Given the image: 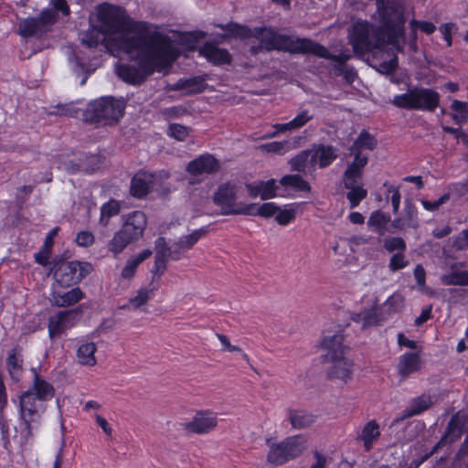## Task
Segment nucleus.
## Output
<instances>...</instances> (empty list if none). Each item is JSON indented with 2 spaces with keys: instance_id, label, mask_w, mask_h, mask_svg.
Listing matches in <instances>:
<instances>
[{
  "instance_id": "obj_1",
  "label": "nucleus",
  "mask_w": 468,
  "mask_h": 468,
  "mask_svg": "<svg viewBox=\"0 0 468 468\" xmlns=\"http://www.w3.org/2000/svg\"><path fill=\"white\" fill-rule=\"evenodd\" d=\"M98 19L101 31L112 37L118 50L136 52L134 64L115 66L116 74L127 83H143L154 72L168 69L177 58L176 49L168 40L148 23L132 19L122 7L103 4L98 8Z\"/></svg>"
},
{
  "instance_id": "obj_2",
  "label": "nucleus",
  "mask_w": 468,
  "mask_h": 468,
  "mask_svg": "<svg viewBox=\"0 0 468 468\" xmlns=\"http://www.w3.org/2000/svg\"><path fill=\"white\" fill-rule=\"evenodd\" d=\"M377 10L372 18L378 27L367 20L355 21L349 30V43L356 53L381 49L386 42L398 52L405 43V7L403 0H377Z\"/></svg>"
},
{
  "instance_id": "obj_3",
  "label": "nucleus",
  "mask_w": 468,
  "mask_h": 468,
  "mask_svg": "<svg viewBox=\"0 0 468 468\" xmlns=\"http://www.w3.org/2000/svg\"><path fill=\"white\" fill-rule=\"evenodd\" d=\"M234 37L240 38L255 37L264 49L285 51L293 54H303L307 38L295 37L278 33L271 27H255L253 29L236 23L220 26Z\"/></svg>"
},
{
  "instance_id": "obj_4",
  "label": "nucleus",
  "mask_w": 468,
  "mask_h": 468,
  "mask_svg": "<svg viewBox=\"0 0 468 468\" xmlns=\"http://www.w3.org/2000/svg\"><path fill=\"white\" fill-rule=\"evenodd\" d=\"M32 386L19 396V420L41 424L47 402L55 395L54 387L41 378L35 369Z\"/></svg>"
},
{
  "instance_id": "obj_5",
  "label": "nucleus",
  "mask_w": 468,
  "mask_h": 468,
  "mask_svg": "<svg viewBox=\"0 0 468 468\" xmlns=\"http://www.w3.org/2000/svg\"><path fill=\"white\" fill-rule=\"evenodd\" d=\"M147 227V217L144 212L135 210L122 216V227L113 234L108 242V250L114 256L122 253L126 247L143 238Z\"/></svg>"
},
{
  "instance_id": "obj_6",
  "label": "nucleus",
  "mask_w": 468,
  "mask_h": 468,
  "mask_svg": "<svg viewBox=\"0 0 468 468\" xmlns=\"http://www.w3.org/2000/svg\"><path fill=\"white\" fill-rule=\"evenodd\" d=\"M124 109L123 99L102 97L88 105L83 112V120L90 124L112 125L123 116Z\"/></svg>"
},
{
  "instance_id": "obj_7",
  "label": "nucleus",
  "mask_w": 468,
  "mask_h": 468,
  "mask_svg": "<svg viewBox=\"0 0 468 468\" xmlns=\"http://www.w3.org/2000/svg\"><path fill=\"white\" fill-rule=\"evenodd\" d=\"M440 98L432 89L414 87L406 93L395 95L391 103L400 109L433 112L439 106Z\"/></svg>"
},
{
  "instance_id": "obj_8",
  "label": "nucleus",
  "mask_w": 468,
  "mask_h": 468,
  "mask_svg": "<svg viewBox=\"0 0 468 468\" xmlns=\"http://www.w3.org/2000/svg\"><path fill=\"white\" fill-rule=\"evenodd\" d=\"M306 439L303 435L290 436L279 443L267 441L270 448L267 455L269 463L281 465L286 462L296 458L306 449Z\"/></svg>"
},
{
  "instance_id": "obj_9",
  "label": "nucleus",
  "mask_w": 468,
  "mask_h": 468,
  "mask_svg": "<svg viewBox=\"0 0 468 468\" xmlns=\"http://www.w3.org/2000/svg\"><path fill=\"white\" fill-rule=\"evenodd\" d=\"M239 186L230 182L220 184L213 195L214 204L223 216L244 215L248 204L238 201Z\"/></svg>"
},
{
  "instance_id": "obj_10",
  "label": "nucleus",
  "mask_w": 468,
  "mask_h": 468,
  "mask_svg": "<svg viewBox=\"0 0 468 468\" xmlns=\"http://www.w3.org/2000/svg\"><path fill=\"white\" fill-rule=\"evenodd\" d=\"M169 177V173L161 171L158 174H152L148 172H139L132 178L131 181V194L138 198L145 197L150 189L156 191L169 192L168 186H163L162 181Z\"/></svg>"
},
{
  "instance_id": "obj_11",
  "label": "nucleus",
  "mask_w": 468,
  "mask_h": 468,
  "mask_svg": "<svg viewBox=\"0 0 468 468\" xmlns=\"http://www.w3.org/2000/svg\"><path fill=\"white\" fill-rule=\"evenodd\" d=\"M57 20L54 10L45 9L38 17H27L19 22L18 33L23 37L39 38L51 29Z\"/></svg>"
},
{
  "instance_id": "obj_12",
  "label": "nucleus",
  "mask_w": 468,
  "mask_h": 468,
  "mask_svg": "<svg viewBox=\"0 0 468 468\" xmlns=\"http://www.w3.org/2000/svg\"><path fill=\"white\" fill-rule=\"evenodd\" d=\"M90 271L91 265L88 262L63 261L55 271L54 277L62 287H69L80 282Z\"/></svg>"
},
{
  "instance_id": "obj_13",
  "label": "nucleus",
  "mask_w": 468,
  "mask_h": 468,
  "mask_svg": "<svg viewBox=\"0 0 468 468\" xmlns=\"http://www.w3.org/2000/svg\"><path fill=\"white\" fill-rule=\"evenodd\" d=\"M80 314L79 309L60 311L48 318V329L51 339L60 336L73 327Z\"/></svg>"
},
{
  "instance_id": "obj_14",
  "label": "nucleus",
  "mask_w": 468,
  "mask_h": 468,
  "mask_svg": "<svg viewBox=\"0 0 468 468\" xmlns=\"http://www.w3.org/2000/svg\"><path fill=\"white\" fill-rule=\"evenodd\" d=\"M218 424L216 413L208 410L198 411L192 421L186 425L188 431L197 434L207 433Z\"/></svg>"
},
{
  "instance_id": "obj_15",
  "label": "nucleus",
  "mask_w": 468,
  "mask_h": 468,
  "mask_svg": "<svg viewBox=\"0 0 468 468\" xmlns=\"http://www.w3.org/2000/svg\"><path fill=\"white\" fill-rule=\"evenodd\" d=\"M381 435L379 424L369 420L356 431V441L363 445L366 452H369Z\"/></svg>"
},
{
  "instance_id": "obj_16",
  "label": "nucleus",
  "mask_w": 468,
  "mask_h": 468,
  "mask_svg": "<svg viewBox=\"0 0 468 468\" xmlns=\"http://www.w3.org/2000/svg\"><path fill=\"white\" fill-rule=\"evenodd\" d=\"M344 335L342 334H333L324 335L321 346L322 348L325 351V358L326 360H335L337 358H343L346 350L347 349L346 346L343 344Z\"/></svg>"
},
{
  "instance_id": "obj_17",
  "label": "nucleus",
  "mask_w": 468,
  "mask_h": 468,
  "mask_svg": "<svg viewBox=\"0 0 468 468\" xmlns=\"http://www.w3.org/2000/svg\"><path fill=\"white\" fill-rule=\"evenodd\" d=\"M219 169L218 161L211 154H202L190 161L186 171L193 176L214 174Z\"/></svg>"
},
{
  "instance_id": "obj_18",
  "label": "nucleus",
  "mask_w": 468,
  "mask_h": 468,
  "mask_svg": "<svg viewBox=\"0 0 468 468\" xmlns=\"http://www.w3.org/2000/svg\"><path fill=\"white\" fill-rule=\"evenodd\" d=\"M367 164V157L361 156L358 153L355 154L354 161L347 166L344 173L345 187H350L355 185H361V178L364 167Z\"/></svg>"
},
{
  "instance_id": "obj_19",
  "label": "nucleus",
  "mask_w": 468,
  "mask_h": 468,
  "mask_svg": "<svg viewBox=\"0 0 468 468\" xmlns=\"http://www.w3.org/2000/svg\"><path fill=\"white\" fill-rule=\"evenodd\" d=\"M392 227L399 230L406 229L419 228L418 209L410 202H407L399 217L396 218L392 223Z\"/></svg>"
},
{
  "instance_id": "obj_20",
  "label": "nucleus",
  "mask_w": 468,
  "mask_h": 468,
  "mask_svg": "<svg viewBox=\"0 0 468 468\" xmlns=\"http://www.w3.org/2000/svg\"><path fill=\"white\" fill-rule=\"evenodd\" d=\"M207 233V227H202L195 229L188 235L182 236L177 241L174 242L175 256L174 261H177L181 258V255L186 251L194 247V245Z\"/></svg>"
},
{
  "instance_id": "obj_21",
  "label": "nucleus",
  "mask_w": 468,
  "mask_h": 468,
  "mask_svg": "<svg viewBox=\"0 0 468 468\" xmlns=\"http://www.w3.org/2000/svg\"><path fill=\"white\" fill-rule=\"evenodd\" d=\"M289 165L292 171L304 175L312 174L316 169L312 149L303 150L297 154L289 160Z\"/></svg>"
},
{
  "instance_id": "obj_22",
  "label": "nucleus",
  "mask_w": 468,
  "mask_h": 468,
  "mask_svg": "<svg viewBox=\"0 0 468 468\" xmlns=\"http://www.w3.org/2000/svg\"><path fill=\"white\" fill-rule=\"evenodd\" d=\"M39 426L33 422L20 421L19 426L15 428L14 441L22 450H26L33 444L34 432Z\"/></svg>"
},
{
  "instance_id": "obj_23",
  "label": "nucleus",
  "mask_w": 468,
  "mask_h": 468,
  "mask_svg": "<svg viewBox=\"0 0 468 468\" xmlns=\"http://www.w3.org/2000/svg\"><path fill=\"white\" fill-rule=\"evenodd\" d=\"M199 54L215 65L229 64L231 60V56L226 48H218L211 43L202 46L199 48Z\"/></svg>"
},
{
  "instance_id": "obj_24",
  "label": "nucleus",
  "mask_w": 468,
  "mask_h": 468,
  "mask_svg": "<svg viewBox=\"0 0 468 468\" xmlns=\"http://www.w3.org/2000/svg\"><path fill=\"white\" fill-rule=\"evenodd\" d=\"M303 54H314L319 58H327L338 63H344L351 58L350 54L340 53L332 55L326 48L307 38L306 48Z\"/></svg>"
},
{
  "instance_id": "obj_25",
  "label": "nucleus",
  "mask_w": 468,
  "mask_h": 468,
  "mask_svg": "<svg viewBox=\"0 0 468 468\" xmlns=\"http://www.w3.org/2000/svg\"><path fill=\"white\" fill-rule=\"evenodd\" d=\"M312 151L315 165L320 168L327 167L337 158L336 149L332 145L320 144L312 148Z\"/></svg>"
},
{
  "instance_id": "obj_26",
  "label": "nucleus",
  "mask_w": 468,
  "mask_h": 468,
  "mask_svg": "<svg viewBox=\"0 0 468 468\" xmlns=\"http://www.w3.org/2000/svg\"><path fill=\"white\" fill-rule=\"evenodd\" d=\"M206 78L196 76L187 79H180L172 87L175 90H186L187 94L202 92L206 88Z\"/></svg>"
},
{
  "instance_id": "obj_27",
  "label": "nucleus",
  "mask_w": 468,
  "mask_h": 468,
  "mask_svg": "<svg viewBox=\"0 0 468 468\" xmlns=\"http://www.w3.org/2000/svg\"><path fill=\"white\" fill-rule=\"evenodd\" d=\"M330 361L333 362V367L328 372L331 378H338L345 382L351 378L353 368L351 360L346 358L344 356L343 358Z\"/></svg>"
},
{
  "instance_id": "obj_28",
  "label": "nucleus",
  "mask_w": 468,
  "mask_h": 468,
  "mask_svg": "<svg viewBox=\"0 0 468 468\" xmlns=\"http://www.w3.org/2000/svg\"><path fill=\"white\" fill-rule=\"evenodd\" d=\"M6 368L11 378L18 382L23 375V356L17 348H14L6 358Z\"/></svg>"
},
{
  "instance_id": "obj_29",
  "label": "nucleus",
  "mask_w": 468,
  "mask_h": 468,
  "mask_svg": "<svg viewBox=\"0 0 468 468\" xmlns=\"http://www.w3.org/2000/svg\"><path fill=\"white\" fill-rule=\"evenodd\" d=\"M432 404L431 398L429 395L422 394L410 402V405L402 411L401 419L419 415L427 410Z\"/></svg>"
},
{
  "instance_id": "obj_30",
  "label": "nucleus",
  "mask_w": 468,
  "mask_h": 468,
  "mask_svg": "<svg viewBox=\"0 0 468 468\" xmlns=\"http://www.w3.org/2000/svg\"><path fill=\"white\" fill-rule=\"evenodd\" d=\"M389 221V215L380 210H376L370 214L367 219V227L371 231L378 234L379 236H384L388 230V224Z\"/></svg>"
},
{
  "instance_id": "obj_31",
  "label": "nucleus",
  "mask_w": 468,
  "mask_h": 468,
  "mask_svg": "<svg viewBox=\"0 0 468 468\" xmlns=\"http://www.w3.org/2000/svg\"><path fill=\"white\" fill-rule=\"evenodd\" d=\"M288 419L293 429L302 430L310 427L315 421V416L302 410H289Z\"/></svg>"
},
{
  "instance_id": "obj_32",
  "label": "nucleus",
  "mask_w": 468,
  "mask_h": 468,
  "mask_svg": "<svg viewBox=\"0 0 468 468\" xmlns=\"http://www.w3.org/2000/svg\"><path fill=\"white\" fill-rule=\"evenodd\" d=\"M279 206L274 202L263 203L258 205L256 203L248 204L244 216H260L265 218L275 217Z\"/></svg>"
},
{
  "instance_id": "obj_33",
  "label": "nucleus",
  "mask_w": 468,
  "mask_h": 468,
  "mask_svg": "<svg viewBox=\"0 0 468 468\" xmlns=\"http://www.w3.org/2000/svg\"><path fill=\"white\" fill-rule=\"evenodd\" d=\"M420 367V356L416 353H406L399 358V371L403 377L416 372Z\"/></svg>"
},
{
  "instance_id": "obj_34",
  "label": "nucleus",
  "mask_w": 468,
  "mask_h": 468,
  "mask_svg": "<svg viewBox=\"0 0 468 468\" xmlns=\"http://www.w3.org/2000/svg\"><path fill=\"white\" fill-rule=\"evenodd\" d=\"M456 266L452 264L450 271L441 277L442 284L468 286V271H458Z\"/></svg>"
},
{
  "instance_id": "obj_35",
  "label": "nucleus",
  "mask_w": 468,
  "mask_h": 468,
  "mask_svg": "<svg viewBox=\"0 0 468 468\" xmlns=\"http://www.w3.org/2000/svg\"><path fill=\"white\" fill-rule=\"evenodd\" d=\"M155 287H144L137 291L136 295L132 297L128 303L122 305V309H137L145 304L154 295Z\"/></svg>"
},
{
  "instance_id": "obj_36",
  "label": "nucleus",
  "mask_w": 468,
  "mask_h": 468,
  "mask_svg": "<svg viewBox=\"0 0 468 468\" xmlns=\"http://www.w3.org/2000/svg\"><path fill=\"white\" fill-rule=\"evenodd\" d=\"M84 297L82 291L79 288H73L64 293L54 295V302L58 306L64 307L77 303Z\"/></svg>"
},
{
  "instance_id": "obj_37",
  "label": "nucleus",
  "mask_w": 468,
  "mask_h": 468,
  "mask_svg": "<svg viewBox=\"0 0 468 468\" xmlns=\"http://www.w3.org/2000/svg\"><path fill=\"white\" fill-rule=\"evenodd\" d=\"M95 351L96 346L94 343L86 342L81 344L77 350L79 363L85 366H94L96 364Z\"/></svg>"
},
{
  "instance_id": "obj_38",
  "label": "nucleus",
  "mask_w": 468,
  "mask_h": 468,
  "mask_svg": "<svg viewBox=\"0 0 468 468\" xmlns=\"http://www.w3.org/2000/svg\"><path fill=\"white\" fill-rule=\"evenodd\" d=\"M280 184L297 191L309 192L311 190L309 183L301 175H286L281 178Z\"/></svg>"
},
{
  "instance_id": "obj_39",
  "label": "nucleus",
  "mask_w": 468,
  "mask_h": 468,
  "mask_svg": "<svg viewBox=\"0 0 468 468\" xmlns=\"http://www.w3.org/2000/svg\"><path fill=\"white\" fill-rule=\"evenodd\" d=\"M121 205L115 199H110L101 207L100 224L107 227L111 218L117 216L120 213Z\"/></svg>"
},
{
  "instance_id": "obj_40",
  "label": "nucleus",
  "mask_w": 468,
  "mask_h": 468,
  "mask_svg": "<svg viewBox=\"0 0 468 468\" xmlns=\"http://www.w3.org/2000/svg\"><path fill=\"white\" fill-rule=\"evenodd\" d=\"M410 41L415 45L417 41V29L426 34L431 35L436 30V26L429 21H421L417 19H411L410 21Z\"/></svg>"
},
{
  "instance_id": "obj_41",
  "label": "nucleus",
  "mask_w": 468,
  "mask_h": 468,
  "mask_svg": "<svg viewBox=\"0 0 468 468\" xmlns=\"http://www.w3.org/2000/svg\"><path fill=\"white\" fill-rule=\"evenodd\" d=\"M377 145V140L374 136H372L367 131H362L358 137L354 142L352 146V151L356 154L358 153L360 154V151L362 149L373 150Z\"/></svg>"
},
{
  "instance_id": "obj_42",
  "label": "nucleus",
  "mask_w": 468,
  "mask_h": 468,
  "mask_svg": "<svg viewBox=\"0 0 468 468\" xmlns=\"http://www.w3.org/2000/svg\"><path fill=\"white\" fill-rule=\"evenodd\" d=\"M106 37L101 28L92 27L83 33L81 43L90 48H96Z\"/></svg>"
},
{
  "instance_id": "obj_43",
  "label": "nucleus",
  "mask_w": 468,
  "mask_h": 468,
  "mask_svg": "<svg viewBox=\"0 0 468 468\" xmlns=\"http://www.w3.org/2000/svg\"><path fill=\"white\" fill-rule=\"evenodd\" d=\"M451 109L454 112L452 114V118L456 123L462 124L466 122L468 118V102L454 100L451 103Z\"/></svg>"
},
{
  "instance_id": "obj_44",
  "label": "nucleus",
  "mask_w": 468,
  "mask_h": 468,
  "mask_svg": "<svg viewBox=\"0 0 468 468\" xmlns=\"http://www.w3.org/2000/svg\"><path fill=\"white\" fill-rule=\"evenodd\" d=\"M292 148L293 146L290 144L289 141L286 140L281 142H271L258 146V149H260L261 152L278 154L281 155L286 154Z\"/></svg>"
},
{
  "instance_id": "obj_45",
  "label": "nucleus",
  "mask_w": 468,
  "mask_h": 468,
  "mask_svg": "<svg viewBox=\"0 0 468 468\" xmlns=\"http://www.w3.org/2000/svg\"><path fill=\"white\" fill-rule=\"evenodd\" d=\"M313 119V115L307 110L301 111L292 120L285 122L282 128L288 129L289 132L296 131L303 127L309 121Z\"/></svg>"
},
{
  "instance_id": "obj_46",
  "label": "nucleus",
  "mask_w": 468,
  "mask_h": 468,
  "mask_svg": "<svg viewBox=\"0 0 468 468\" xmlns=\"http://www.w3.org/2000/svg\"><path fill=\"white\" fill-rule=\"evenodd\" d=\"M346 188L349 189L346 197L350 202L351 208L357 207L367 197V191L363 188L362 185H355Z\"/></svg>"
},
{
  "instance_id": "obj_47",
  "label": "nucleus",
  "mask_w": 468,
  "mask_h": 468,
  "mask_svg": "<svg viewBox=\"0 0 468 468\" xmlns=\"http://www.w3.org/2000/svg\"><path fill=\"white\" fill-rule=\"evenodd\" d=\"M364 310V328L377 325L379 322L387 319L386 314H382L378 313V306L374 305L369 309Z\"/></svg>"
},
{
  "instance_id": "obj_48",
  "label": "nucleus",
  "mask_w": 468,
  "mask_h": 468,
  "mask_svg": "<svg viewBox=\"0 0 468 468\" xmlns=\"http://www.w3.org/2000/svg\"><path fill=\"white\" fill-rule=\"evenodd\" d=\"M296 215V208L293 205H288L284 208L278 207L275 220L279 225L286 226L290 224Z\"/></svg>"
},
{
  "instance_id": "obj_49",
  "label": "nucleus",
  "mask_w": 468,
  "mask_h": 468,
  "mask_svg": "<svg viewBox=\"0 0 468 468\" xmlns=\"http://www.w3.org/2000/svg\"><path fill=\"white\" fill-rule=\"evenodd\" d=\"M404 304V298L400 293H393L390 295L383 303L385 313L387 315H390L399 312Z\"/></svg>"
},
{
  "instance_id": "obj_50",
  "label": "nucleus",
  "mask_w": 468,
  "mask_h": 468,
  "mask_svg": "<svg viewBox=\"0 0 468 468\" xmlns=\"http://www.w3.org/2000/svg\"><path fill=\"white\" fill-rule=\"evenodd\" d=\"M383 246L388 252H404L407 249L405 240L400 237H388L384 239Z\"/></svg>"
},
{
  "instance_id": "obj_51",
  "label": "nucleus",
  "mask_w": 468,
  "mask_h": 468,
  "mask_svg": "<svg viewBox=\"0 0 468 468\" xmlns=\"http://www.w3.org/2000/svg\"><path fill=\"white\" fill-rule=\"evenodd\" d=\"M261 199H271L278 195L277 190L279 189L278 185L276 184L275 179H270L267 181H261Z\"/></svg>"
},
{
  "instance_id": "obj_52",
  "label": "nucleus",
  "mask_w": 468,
  "mask_h": 468,
  "mask_svg": "<svg viewBox=\"0 0 468 468\" xmlns=\"http://www.w3.org/2000/svg\"><path fill=\"white\" fill-rule=\"evenodd\" d=\"M154 250H155V254L160 253V255H162V256H166V257L174 260V256H175L174 243L171 246H168L167 242L164 237H159L154 241Z\"/></svg>"
},
{
  "instance_id": "obj_53",
  "label": "nucleus",
  "mask_w": 468,
  "mask_h": 468,
  "mask_svg": "<svg viewBox=\"0 0 468 468\" xmlns=\"http://www.w3.org/2000/svg\"><path fill=\"white\" fill-rule=\"evenodd\" d=\"M168 135L178 140V141H184L186 139V137L189 134L188 127L173 123L170 124L168 127Z\"/></svg>"
},
{
  "instance_id": "obj_54",
  "label": "nucleus",
  "mask_w": 468,
  "mask_h": 468,
  "mask_svg": "<svg viewBox=\"0 0 468 468\" xmlns=\"http://www.w3.org/2000/svg\"><path fill=\"white\" fill-rule=\"evenodd\" d=\"M0 430L4 447L8 450L11 445L9 440V421L5 416L4 410H0Z\"/></svg>"
},
{
  "instance_id": "obj_55",
  "label": "nucleus",
  "mask_w": 468,
  "mask_h": 468,
  "mask_svg": "<svg viewBox=\"0 0 468 468\" xmlns=\"http://www.w3.org/2000/svg\"><path fill=\"white\" fill-rule=\"evenodd\" d=\"M408 264L404 252H397L390 258L388 268L391 271H397L405 268Z\"/></svg>"
},
{
  "instance_id": "obj_56",
  "label": "nucleus",
  "mask_w": 468,
  "mask_h": 468,
  "mask_svg": "<svg viewBox=\"0 0 468 468\" xmlns=\"http://www.w3.org/2000/svg\"><path fill=\"white\" fill-rule=\"evenodd\" d=\"M450 198H451V194L445 193L438 200H436L434 202L421 199L420 203L424 209L433 212V211L438 210L441 205L447 203L450 200Z\"/></svg>"
},
{
  "instance_id": "obj_57",
  "label": "nucleus",
  "mask_w": 468,
  "mask_h": 468,
  "mask_svg": "<svg viewBox=\"0 0 468 468\" xmlns=\"http://www.w3.org/2000/svg\"><path fill=\"white\" fill-rule=\"evenodd\" d=\"M54 114L60 116L76 117L79 113L78 109L74 107L72 103L68 104H58L55 110L51 112Z\"/></svg>"
},
{
  "instance_id": "obj_58",
  "label": "nucleus",
  "mask_w": 468,
  "mask_h": 468,
  "mask_svg": "<svg viewBox=\"0 0 468 468\" xmlns=\"http://www.w3.org/2000/svg\"><path fill=\"white\" fill-rule=\"evenodd\" d=\"M187 112V110L183 105H176L168 108H164L161 110V113L164 117L170 118H178Z\"/></svg>"
},
{
  "instance_id": "obj_59",
  "label": "nucleus",
  "mask_w": 468,
  "mask_h": 468,
  "mask_svg": "<svg viewBox=\"0 0 468 468\" xmlns=\"http://www.w3.org/2000/svg\"><path fill=\"white\" fill-rule=\"evenodd\" d=\"M452 246L458 250H468V228L454 238Z\"/></svg>"
},
{
  "instance_id": "obj_60",
  "label": "nucleus",
  "mask_w": 468,
  "mask_h": 468,
  "mask_svg": "<svg viewBox=\"0 0 468 468\" xmlns=\"http://www.w3.org/2000/svg\"><path fill=\"white\" fill-rule=\"evenodd\" d=\"M139 264L140 263L133 257L128 259V261L125 263V266L122 271V277L124 279L132 278L134 275Z\"/></svg>"
},
{
  "instance_id": "obj_61",
  "label": "nucleus",
  "mask_w": 468,
  "mask_h": 468,
  "mask_svg": "<svg viewBox=\"0 0 468 468\" xmlns=\"http://www.w3.org/2000/svg\"><path fill=\"white\" fill-rule=\"evenodd\" d=\"M462 433V428L457 423L456 420L454 418H452L448 424V431L445 436V438H449L450 441H454L458 438H460Z\"/></svg>"
},
{
  "instance_id": "obj_62",
  "label": "nucleus",
  "mask_w": 468,
  "mask_h": 468,
  "mask_svg": "<svg viewBox=\"0 0 468 468\" xmlns=\"http://www.w3.org/2000/svg\"><path fill=\"white\" fill-rule=\"evenodd\" d=\"M398 68V58L394 56L387 61L378 64V71L382 74H390Z\"/></svg>"
},
{
  "instance_id": "obj_63",
  "label": "nucleus",
  "mask_w": 468,
  "mask_h": 468,
  "mask_svg": "<svg viewBox=\"0 0 468 468\" xmlns=\"http://www.w3.org/2000/svg\"><path fill=\"white\" fill-rule=\"evenodd\" d=\"M388 193L391 194V204H392L393 212L397 213L399 208L400 197H401L399 189V187H396L394 186H388Z\"/></svg>"
},
{
  "instance_id": "obj_64",
  "label": "nucleus",
  "mask_w": 468,
  "mask_h": 468,
  "mask_svg": "<svg viewBox=\"0 0 468 468\" xmlns=\"http://www.w3.org/2000/svg\"><path fill=\"white\" fill-rule=\"evenodd\" d=\"M76 241L81 247H89L94 242V236L90 231H80L78 233Z\"/></svg>"
}]
</instances>
